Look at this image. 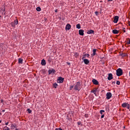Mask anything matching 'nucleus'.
<instances>
[{
	"label": "nucleus",
	"mask_w": 130,
	"mask_h": 130,
	"mask_svg": "<svg viewBox=\"0 0 130 130\" xmlns=\"http://www.w3.org/2000/svg\"><path fill=\"white\" fill-rule=\"evenodd\" d=\"M96 90H91V93H94V94H96Z\"/></svg>",
	"instance_id": "nucleus-31"
},
{
	"label": "nucleus",
	"mask_w": 130,
	"mask_h": 130,
	"mask_svg": "<svg viewBox=\"0 0 130 130\" xmlns=\"http://www.w3.org/2000/svg\"><path fill=\"white\" fill-rule=\"evenodd\" d=\"M76 28L77 29H81V24H80V23H78L77 25H76Z\"/></svg>",
	"instance_id": "nucleus-21"
},
{
	"label": "nucleus",
	"mask_w": 130,
	"mask_h": 130,
	"mask_svg": "<svg viewBox=\"0 0 130 130\" xmlns=\"http://www.w3.org/2000/svg\"><path fill=\"white\" fill-rule=\"evenodd\" d=\"M0 115H2V113L0 112Z\"/></svg>",
	"instance_id": "nucleus-50"
},
{
	"label": "nucleus",
	"mask_w": 130,
	"mask_h": 130,
	"mask_svg": "<svg viewBox=\"0 0 130 130\" xmlns=\"http://www.w3.org/2000/svg\"><path fill=\"white\" fill-rule=\"evenodd\" d=\"M94 14L95 15H96V16H98V15H99V12L98 11H95Z\"/></svg>",
	"instance_id": "nucleus-32"
},
{
	"label": "nucleus",
	"mask_w": 130,
	"mask_h": 130,
	"mask_svg": "<svg viewBox=\"0 0 130 130\" xmlns=\"http://www.w3.org/2000/svg\"><path fill=\"white\" fill-rule=\"evenodd\" d=\"M128 26H130V22H128Z\"/></svg>",
	"instance_id": "nucleus-43"
},
{
	"label": "nucleus",
	"mask_w": 130,
	"mask_h": 130,
	"mask_svg": "<svg viewBox=\"0 0 130 130\" xmlns=\"http://www.w3.org/2000/svg\"><path fill=\"white\" fill-rule=\"evenodd\" d=\"M123 73L122 69L119 68L116 71V75L118 77H120V76H122Z\"/></svg>",
	"instance_id": "nucleus-1"
},
{
	"label": "nucleus",
	"mask_w": 130,
	"mask_h": 130,
	"mask_svg": "<svg viewBox=\"0 0 130 130\" xmlns=\"http://www.w3.org/2000/svg\"><path fill=\"white\" fill-rule=\"evenodd\" d=\"M116 84L117 85H120V82L119 81H117L116 82Z\"/></svg>",
	"instance_id": "nucleus-34"
},
{
	"label": "nucleus",
	"mask_w": 130,
	"mask_h": 130,
	"mask_svg": "<svg viewBox=\"0 0 130 130\" xmlns=\"http://www.w3.org/2000/svg\"><path fill=\"white\" fill-rule=\"evenodd\" d=\"M11 25L12 27H15L16 24H15L14 23L12 22L11 23Z\"/></svg>",
	"instance_id": "nucleus-26"
},
{
	"label": "nucleus",
	"mask_w": 130,
	"mask_h": 130,
	"mask_svg": "<svg viewBox=\"0 0 130 130\" xmlns=\"http://www.w3.org/2000/svg\"><path fill=\"white\" fill-rule=\"evenodd\" d=\"M64 79L61 77H58L57 79V83L59 84H62V83H63Z\"/></svg>",
	"instance_id": "nucleus-4"
},
{
	"label": "nucleus",
	"mask_w": 130,
	"mask_h": 130,
	"mask_svg": "<svg viewBox=\"0 0 130 130\" xmlns=\"http://www.w3.org/2000/svg\"><path fill=\"white\" fill-rule=\"evenodd\" d=\"M96 49H93L92 50V54L91 55V57H93V56L96 55Z\"/></svg>",
	"instance_id": "nucleus-12"
},
{
	"label": "nucleus",
	"mask_w": 130,
	"mask_h": 130,
	"mask_svg": "<svg viewBox=\"0 0 130 130\" xmlns=\"http://www.w3.org/2000/svg\"><path fill=\"white\" fill-rule=\"evenodd\" d=\"M86 56H87V57H90V54H85Z\"/></svg>",
	"instance_id": "nucleus-39"
},
{
	"label": "nucleus",
	"mask_w": 130,
	"mask_h": 130,
	"mask_svg": "<svg viewBox=\"0 0 130 130\" xmlns=\"http://www.w3.org/2000/svg\"><path fill=\"white\" fill-rule=\"evenodd\" d=\"M27 111L28 113H31V112H32V110H30V109H27Z\"/></svg>",
	"instance_id": "nucleus-30"
},
{
	"label": "nucleus",
	"mask_w": 130,
	"mask_h": 130,
	"mask_svg": "<svg viewBox=\"0 0 130 130\" xmlns=\"http://www.w3.org/2000/svg\"><path fill=\"white\" fill-rule=\"evenodd\" d=\"M83 62H84L85 64H89L90 63V60L88 59H83Z\"/></svg>",
	"instance_id": "nucleus-9"
},
{
	"label": "nucleus",
	"mask_w": 130,
	"mask_h": 130,
	"mask_svg": "<svg viewBox=\"0 0 130 130\" xmlns=\"http://www.w3.org/2000/svg\"><path fill=\"white\" fill-rule=\"evenodd\" d=\"M67 64H68L69 66H70V64H71V63L69 62H67Z\"/></svg>",
	"instance_id": "nucleus-42"
},
{
	"label": "nucleus",
	"mask_w": 130,
	"mask_h": 130,
	"mask_svg": "<svg viewBox=\"0 0 130 130\" xmlns=\"http://www.w3.org/2000/svg\"><path fill=\"white\" fill-rule=\"evenodd\" d=\"M122 31L124 32V33H125V32H126V31H125V28H123V29H122Z\"/></svg>",
	"instance_id": "nucleus-37"
},
{
	"label": "nucleus",
	"mask_w": 130,
	"mask_h": 130,
	"mask_svg": "<svg viewBox=\"0 0 130 130\" xmlns=\"http://www.w3.org/2000/svg\"><path fill=\"white\" fill-rule=\"evenodd\" d=\"M48 74H49V75H50L51 74H52V71H51V70H49L48 71Z\"/></svg>",
	"instance_id": "nucleus-33"
},
{
	"label": "nucleus",
	"mask_w": 130,
	"mask_h": 130,
	"mask_svg": "<svg viewBox=\"0 0 130 130\" xmlns=\"http://www.w3.org/2000/svg\"><path fill=\"white\" fill-rule=\"evenodd\" d=\"M0 18H2V16L0 15Z\"/></svg>",
	"instance_id": "nucleus-52"
},
{
	"label": "nucleus",
	"mask_w": 130,
	"mask_h": 130,
	"mask_svg": "<svg viewBox=\"0 0 130 130\" xmlns=\"http://www.w3.org/2000/svg\"><path fill=\"white\" fill-rule=\"evenodd\" d=\"M100 112L102 115H103V114H105L104 113H105V111H104V110H101Z\"/></svg>",
	"instance_id": "nucleus-18"
},
{
	"label": "nucleus",
	"mask_w": 130,
	"mask_h": 130,
	"mask_svg": "<svg viewBox=\"0 0 130 130\" xmlns=\"http://www.w3.org/2000/svg\"><path fill=\"white\" fill-rule=\"evenodd\" d=\"M112 79H113V77H112V74L109 73L108 74V80L110 81V80H112Z\"/></svg>",
	"instance_id": "nucleus-8"
},
{
	"label": "nucleus",
	"mask_w": 130,
	"mask_h": 130,
	"mask_svg": "<svg viewBox=\"0 0 130 130\" xmlns=\"http://www.w3.org/2000/svg\"><path fill=\"white\" fill-rule=\"evenodd\" d=\"M3 129H4V130H11V129L9 128V127H8V126H7L4 127H3Z\"/></svg>",
	"instance_id": "nucleus-23"
},
{
	"label": "nucleus",
	"mask_w": 130,
	"mask_h": 130,
	"mask_svg": "<svg viewBox=\"0 0 130 130\" xmlns=\"http://www.w3.org/2000/svg\"><path fill=\"white\" fill-rule=\"evenodd\" d=\"M113 0H108V2H112Z\"/></svg>",
	"instance_id": "nucleus-44"
},
{
	"label": "nucleus",
	"mask_w": 130,
	"mask_h": 130,
	"mask_svg": "<svg viewBox=\"0 0 130 130\" xmlns=\"http://www.w3.org/2000/svg\"><path fill=\"white\" fill-rule=\"evenodd\" d=\"M71 28H72V26L71 25V24H68L67 25H66V30H70V29H71Z\"/></svg>",
	"instance_id": "nucleus-13"
},
{
	"label": "nucleus",
	"mask_w": 130,
	"mask_h": 130,
	"mask_svg": "<svg viewBox=\"0 0 130 130\" xmlns=\"http://www.w3.org/2000/svg\"><path fill=\"white\" fill-rule=\"evenodd\" d=\"M85 117H87V114H85Z\"/></svg>",
	"instance_id": "nucleus-49"
},
{
	"label": "nucleus",
	"mask_w": 130,
	"mask_h": 130,
	"mask_svg": "<svg viewBox=\"0 0 130 130\" xmlns=\"http://www.w3.org/2000/svg\"><path fill=\"white\" fill-rule=\"evenodd\" d=\"M92 82L94 85H99V82L95 79H92Z\"/></svg>",
	"instance_id": "nucleus-7"
},
{
	"label": "nucleus",
	"mask_w": 130,
	"mask_h": 130,
	"mask_svg": "<svg viewBox=\"0 0 130 130\" xmlns=\"http://www.w3.org/2000/svg\"><path fill=\"white\" fill-rule=\"evenodd\" d=\"M120 55L122 56V57H125V56H127V54L124 53H121Z\"/></svg>",
	"instance_id": "nucleus-16"
},
{
	"label": "nucleus",
	"mask_w": 130,
	"mask_h": 130,
	"mask_svg": "<svg viewBox=\"0 0 130 130\" xmlns=\"http://www.w3.org/2000/svg\"><path fill=\"white\" fill-rule=\"evenodd\" d=\"M51 71L52 73H53V74H55V70H54V69H52Z\"/></svg>",
	"instance_id": "nucleus-27"
},
{
	"label": "nucleus",
	"mask_w": 130,
	"mask_h": 130,
	"mask_svg": "<svg viewBox=\"0 0 130 130\" xmlns=\"http://www.w3.org/2000/svg\"><path fill=\"white\" fill-rule=\"evenodd\" d=\"M127 44H130V39H128L126 42Z\"/></svg>",
	"instance_id": "nucleus-28"
},
{
	"label": "nucleus",
	"mask_w": 130,
	"mask_h": 130,
	"mask_svg": "<svg viewBox=\"0 0 130 130\" xmlns=\"http://www.w3.org/2000/svg\"><path fill=\"white\" fill-rule=\"evenodd\" d=\"M106 99H107L108 100H109V99H110V98H111V97H112V93H111V92H107L106 93Z\"/></svg>",
	"instance_id": "nucleus-5"
},
{
	"label": "nucleus",
	"mask_w": 130,
	"mask_h": 130,
	"mask_svg": "<svg viewBox=\"0 0 130 130\" xmlns=\"http://www.w3.org/2000/svg\"><path fill=\"white\" fill-rule=\"evenodd\" d=\"M112 32L113 34H118V33H119V31L117 29H113L112 30Z\"/></svg>",
	"instance_id": "nucleus-15"
},
{
	"label": "nucleus",
	"mask_w": 130,
	"mask_h": 130,
	"mask_svg": "<svg viewBox=\"0 0 130 130\" xmlns=\"http://www.w3.org/2000/svg\"><path fill=\"white\" fill-rule=\"evenodd\" d=\"M55 130H62V129L61 128H56Z\"/></svg>",
	"instance_id": "nucleus-36"
},
{
	"label": "nucleus",
	"mask_w": 130,
	"mask_h": 130,
	"mask_svg": "<svg viewBox=\"0 0 130 130\" xmlns=\"http://www.w3.org/2000/svg\"><path fill=\"white\" fill-rule=\"evenodd\" d=\"M1 122H2V120H0V123H1Z\"/></svg>",
	"instance_id": "nucleus-51"
},
{
	"label": "nucleus",
	"mask_w": 130,
	"mask_h": 130,
	"mask_svg": "<svg viewBox=\"0 0 130 130\" xmlns=\"http://www.w3.org/2000/svg\"><path fill=\"white\" fill-rule=\"evenodd\" d=\"M5 110H2V112H5Z\"/></svg>",
	"instance_id": "nucleus-47"
},
{
	"label": "nucleus",
	"mask_w": 130,
	"mask_h": 130,
	"mask_svg": "<svg viewBox=\"0 0 130 130\" xmlns=\"http://www.w3.org/2000/svg\"><path fill=\"white\" fill-rule=\"evenodd\" d=\"M73 88H74V85H71L70 86V90H72V89H73Z\"/></svg>",
	"instance_id": "nucleus-35"
},
{
	"label": "nucleus",
	"mask_w": 130,
	"mask_h": 130,
	"mask_svg": "<svg viewBox=\"0 0 130 130\" xmlns=\"http://www.w3.org/2000/svg\"><path fill=\"white\" fill-rule=\"evenodd\" d=\"M57 86H58V85L56 83H55L53 84V88H55V89H56V87H57Z\"/></svg>",
	"instance_id": "nucleus-19"
},
{
	"label": "nucleus",
	"mask_w": 130,
	"mask_h": 130,
	"mask_svg": "<svg viewBox=\"0 0 130 130\" xmlns=\"http://www.w3.org/2000/svg\"><path fill=\"white\" fill-rule=\"evenodd\" d=\"M14 23L15 25H18V24H19V22L18 21V20H17V19L14 20Z\"/></svg>",
	"instance_id": "nucleus-20"
},
{
	"label": "nucleus",
	"mask_w": 130,
	"mask_h": 130,
	"mask_svg": "<svg viewBox=\"0 0 130 130\" xmlns=\"http://www.w3.org/2000/svg\"><path fill=\"white\" fill-rule=\"evenodd\" d=\"M55 13H57V10H56L55 11Z\"/></svg>",
	"instance_id": "nucleus-45"
},
{
	"label": "nucleus",
	"mask_w": 130,
	"mask_h": 130,
	"mask_svg": "<svg viewBox=\"0 0 130 130\" xmlns=\"http://www.w3.org/2000/svg\"><path fill=\"white\" fill-rule=\"evenodd\" d=\"M112 83H113V84H115V81H114Z\"/></svg>",
	"instance_id": "nucleus-46"
},
{
	"label": "nucleus",
	"mask_w": 130,
	"mask_h": 130,
	"mask_svg": "<svg viewBox=\"0 0 130 130\" xmlns=\"http://www.w3.org/2000/svg\"><path fill=\"white\" fill-rule=\"evenodd\" d=\"M86 54H84L83 56V57H82V59L83 60H84V59H85V58H86Z\"/></svg>",
	"instance_id": "nucleus-29"
},
{
	"label": "nucleus",
	"mask_w": 130,
	"mask_h": 130,
	"mask_svg": "<svg viewBox=\"0 0 130 130\" xmlns=\"http://www.w3.org/2000/svg\"><path fill=\"white\" fill-rule=\"evenodd\" d=\"M52 59L50 57H49L48 58V62H49V63H50V62H51V61H52Z\"/></svg>",
	"instance_id": "nucleus-25"
},
{
	"label": "nucleus",
	"mask_w": 130,
	"mask_h": 130,
	"mask_svg": "<svg viewBox=\"0 0 130 130\" xmlns=\"http://www.w3.org/2000/svg\"><path fill=\"white\" fill-rule=\"evenodd\" d=\"M16 126H15V125H14L13 124H12L11 125V128L14 129L15 128H16Z\"/></svg>",
	"instance_id": "nucleus-22"
},
{
	"label": "nucleus",
	"mask_w": 130,
	"mask_h": 130,
	"mask_svg": "<svg viewBox=\"0 0 130 130\" xmlns=\"http://www.w3.org/2000/svg\"><path fill=\"white\" fill-rule=\"evenodd\" d=\"M36 10L37 12H40L41 11V8H40V7H38L37 8Z\"/></svg>",
	"instance_id": "nucleus-24"
},
{
	"label": "nucleus",
	"mask_w": 130,
	"mask_h": 130,
	"mask_svg": "<svg viewBox=\"0 0 130 130\" xmlns=\"http://www.w3.org/2000/svg\"><path fill=\"white\" fill-rule=\"evenodd\" d=\"M5 124H6V125H8V124H9V122L5 123Z\"/></svg>",
	"instance_id": "nucleus-41"
},
{
	"label": "nucleus",
	"mask_w": 130,
	"mask_h": 130,
	"mask_svg": "<svg viewBox=\"0 0 130 130\" xmlns=\"http://www.w3.org/2000/svg\"><path fill=\"white\" fill-rule=\"evenodd\" d=\"M42 66H46V61L44 59L41 61Z\"/></svg>",
	"instance_id": "nucleus-14"
},
{
	"label": "nucleus",
	"mask_w": 130,
	"mask_h": 130,
	"mask_svg": "<svg viewBox=\"0 0 130 130\" xmlns=\"http://www.w3.org/2000/svg\"><path fill=\"white\" fill-rule=\"evenodd\" d=\"M80 89L81 88L80 87V82H77L76 85L74 87V90H76L77 91H80Z\"/></svg>",
	"instance_id": "nucleus-3"
},
{
	"label": "nucleus",
	"mask_w": 130,
	"mask_h": 130,
	"mask_svg": "<svg viewBox=\"0 0 130 130\" xmlns=\"http://www.w3.org/2000/svg\"><path fill=\"white\" fill-rule=\"evenodd\" d=\"M1 102H4V101L3 100H1Z\"/></svg>",
	"instance_id": "nucleus-48"
},
{
	"label": "nucleus",
	"mask_w": 130,
	"mask_h": 130,
	"mask_svg": "<svg viewBox=\"0 0 130 130\" xmlns=\"http://www.w3.org/2000/svg\"><path fill=\"white\" fill-rule=\"evenodd\" d=\"M104 116H105V114L102 115L101 118H104Z\"/></svg>",
	"instance_id": "nucleus-38"
},
{
	"label": "nucleus",
	"mask_w": 130,
	"mask_h": 130,
	"mask_svg": "<svg viewBox=\"0 0 130 130\" xmlns=\"http://www.w3.org/2000/svg\"><path fill=\"white\" fill-rule=\"evenodd\" d=\"M77 124H78V125H81V122H77Z\"/></svg>",
	"instance_id": "nucleus-40"
},
{
	"label": "nucleus",
	"mask_w": 130,
	"mask_h": 130,
	"mask_svg": "<svg viewBox=\"0 0 130 130\" xmlns=\"http://www.w3.org/2000/svg\"><path fill=\"white\" fill-rule=\"evenodd\" d=\"M79 35H81V36H84V30L80 29L79 30Z\"/></svg>",
	"instance_id": "nucleus-11"
},
{
	"label": "nucleus",
	"mask_w": 130,
	"mask_h": 130,
	"mask_svg": "<svg viewBox=\"0 0 130 130\" xmlns=\"http://www.w3.org/2000/svg\"><path fill=\"white\" fill-rule=\"evenodd\" d=\"M118 19H119V17L118 16H115L113 20L114 23H117L118 22Z\"/></svg>",
	"instance_id": "nucleus-6"
},
{
	"label": "nucleus",
	"mask_w": 130,
	"mask_h": 130,
	"mask_svg": "<svg viewBox=\"0 0 130 130\" xmlns=\"http://www.w3.org/2000/svg\"><path fill=\"white\" fill-rule=\"evenodd\" d=\"M121 106L123 107V108H127L128 109H130V105L128 104V103H123L121 105Z\"/></svg>",
	"instance_id": "nucleus-2"
},
{
	"label": "nucleus",
	"mask_w": 130,
	"mask_h": 130,
	"mask_svg": "<svg viewBox=\"0 0 130 130\" xmlns=\"http://www.w3.org/2000/svg\"><path fill=\"white\" fill-rule=\"evenodd\" d=\"M18 63H21V64L23 63V59L19 58L18 59Z\"/></svg>",
	"instance_id": "nucleus-17"
},
{
	"label": "nucleus",
	"mask_w": 130,
	"mask_h": 130,
	"mask_svg": "<svg viewBox=\"0 0 130 130\" xmlns=\"http://www.w3.org/2000/svg\"><path fill=\"white\" fill-rule=\"evenodd\" d=\"M87 34H94V33H95V31H94L92 29H90L87 30Z\"/></svg>",
	"instance_id": "nucleus-10"
}]
</instances>
